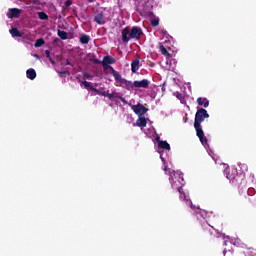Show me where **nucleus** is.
Masks as SVG:
<instances>
[{"label":"nucleus","instance_id":"1","mask_svg":"<svg viewBox=\"0 0 256 256\" xmlns=\"http://www.w3.org/2000/svg\"><path fill=\"white\" fill-rule=\"evenodd\" d=\"M205 119H209V113L204 108H198L194 118V129L202 145H207L209 141L203 132V126H201Z\"/></svg>","mask_w":256,"mask_h":256},{"label":"nucleus","instance_id":"2","mask_svg":"<svg viewBox=\"0 0 256 256\" xmlns=\"http://www.w3.org/2000/svg\"><path fill=\"white\" fill-rule=\"evenodd\" d=\"M141 35H143V30L139 26H133L132 29L126 27L122 30V42L129 43L130 39H135V41H139L141 39Z\"/></svg>","mask_w":256,"mask_h":256},{"label":"nucleus","instance_id":"3","mask_svg":"<svg viewBox=\"0 0 256 256\" xmlns=\"http://www.w3.org/2000/svg\"><path fill=\"white\" fill-rule=\"evenodd\" d=\"M170 173V183H171V187L172 189H176V191H178V193H181V191L183 190V185H185V179H183V174H179V173H171V171H169Z\"/></svg>","mask_w":256,"mask_h":256},{"label":"nucleus","instance_id":"4","mask_svg":"<svg viewBox=\"0 0 256 256\" xmlns=\"http://www.w3.org/2000/svg\"><path fill=\"white\" fill-rule=\"evenodd\" d=\"M131 109L136 113V115H145L149 109L144 107L143 104H137V105H132Z\"/></svg>","mask_w":256,"mask_h":256},{"label":"nucleus","instance_id":"5","mask_svg":"<svg viewBox=\"0 0 256 256\" xmlns=\"http://www.w3.org/2000/svg\"><path fill=\"white\" fill-rule=\"evenodd\" d=\"M19 15H21V10L18 8L9 9V12L7 13L8 19H17Z\"/></svg>","mask_w":256,"mask_h":256},{"label":"nucleus","instance_id":"6","mask_svg":"<svg viewBox=\"0 0 256 256\" xmlns=\"http://www.w3.org/2000/svg\"><path fill=\"white\" fill-rule=\"evenodd\" d=\"M115 59L114 58H111V56H105L103 58V61H102V65L104 67V69H109V65H113V63H115Z\"/></svg>","mask_w":256,"mask_h":256},{"label":"nucleus","instance_id":"7","mask_svg":"<svg viewBox=\"0 0 256 256\" xmlns=\"http://www.w3.org/2000/svg\"><path fill=\"white\" fill-rule=\"evenodd\" d=\"M134 87H136L137 89H147V87H149V80L143 79L141 81H134Z\"/></svg>","mask_w":256,"mask_h":256},{"label":"nucleus","instance_id":"8","mask_svg":"<svg viewBox=\"0 0 256 256\" xmlns=\"http://www.w3.org/2000/svg\"><path fill=\"white\" fill-rule=\"evenodd\" d=\"M108 68L110 69V72L113 75L115 81H119V83H122L124 78L121 77V74H119V72H117L113 66H108Z\"/></svg>","mask_w":256,"mask_h":256},{"label":"nucleus","instance_id":"9","mask_svg":"<svg viewBox=\"0 0 256 256\" xmlns=\"http://www.w3.org/2000/svg\"><path fill=\"white\" fill-rule=\"evenodd\" d=\"M97 95H101L102 97H107L108 99H117L119 97V94L117 93H108L106 91H97Z\"/></svg>","mask_w":256,"mask_h":256},{"label":"nucleus","instance_id":"10","mask_svg":"<svg viewBox=\"0 0 256 256\" xmlns=\"http://www.w3.org/2000/svg\"><path fill=\"white\" fill-rule=\"evenodd\" d=\"M94 21H95V23H97L98 25H105V23H107V21L105 20V16L103 15V13H98V14L94 17Z\"/></svg>","mask_w":256,"mask_h":256},{"label":"nucleus","instance_id":"11","mask_svg":"<svg viewBox=\"0 0 256 256\" xmlns=\"http://www.w3.org/2000/svg\"><path fill=\"white\" fill-rule=\"evenodd\" d=\"M226 177L227 179H229V181H232L234 183V181H237V177H239V175L237 174L236 169H232L227 173Z\"/></svg>","mask_w":256,"mask_h":256},{"label":"nucleus","instance_id":"12","mask_svg":"<svg viewBox=\"0 0 256 256\" xmlns=\"http://www.w3.org/2000/svg\"><path fill=\"white\" fill-rule=\"evenodd\" d=\"M197 103L200 107L207 109L209 107V100L207 98L199 97L197 98Z\"/></svg>","mask_w":256,"mask_h":256},{"label":"nucleus","instance_id":"13","mask_svg":"<svg viewBox=\"0 0 256 256\" xmlns=\"http://www.w3.org/2000/svg\"><path fill=\"white\" fill-rule=\"evenodd\" d=\"M158 147L166 151H171V145H169L167 141L158 140Z\"/></svg>","mask_w":256,"mask_h":256},{"label":"nucleus","instance_id":"14","mask_svg":"<svg viewBox=\"0 0 256 256\" xmlns=\"http://www.w3.org/2000/svg\"><path fill=\"white\" fill-rule=\"evenodd\" d=\"M179 193H180V199H182V201H185L189 207L193 208V203L191 202L190 199L187 198V195L185 194V192L181 190V192Z\"/></svg>","mask_w":256,"mask_h":256},{"label":"nucleus","instance_id":"15","mask_svg":"<svg viewBox=\"0 0 256 256\" xmlns=\"http://www.w3.org/2000/svg\"><path fill=\"white\" fill-rule=\"evenodd\" d=\"M26 75L31 81H33V79L37 77V72H35V69L30 68L26 71Z\"/></svg>","mask_w":256,"mask_h":256},{"label":"nucleus","instance_id":"16","mask_svg":"<svg viewBox=\"0 0 256 256\" xmlns=\"http://www.w3.org/2000/svg\"><path fill=\"white\" fill-rule=\"evenodd\" d=\"M137 127H147V118L139 117L136 121Z\"/></svg>","mask_w":256,"mask_h":256},{"label":"nucleus","instance_id":"17","mask_svg":"<svg viewBox=\"0 0 256 256\" xmlns=\"http://www.w3.org/2000/svg\"><path fill=\"white\" fill-rule=\"evenodd\" d=\"M91 41V36L82 34L80 37V43L82 45H88V43Z\"/></svg>","mask_w":256,"mask_h":256},{"label":"nucleus","instance_id":"18","mask_svg":"<svg viewBox=\"0 0 256 256\" xmlns=\"http://www.w3.org/2000/svg\"><path fill=\"white\" fill-rule=\"evenodd\" d=\"M131 71L132 73H136L139 71V59H136L131 62Z\"/></svg>","mask_w":256,"mask_h":256},{"label":"nucleus","instance_id":"19","mask_svg":"<svg viewBox=\"0 0 256 256\" xmlns=\"http://www.w3.org/2000/svg\"><path fill=\"white\" fill-rule=\"evenodd\" d=\"M81 83H82V85H84L85 89H90V91H94L95 93H97V91H99V89L91 86V83H89L88 81H82Z\"/></svg>","mask_w":256,"mask_h":256},{"label":"nucleus","instance_id":"20","mask_svg":"<svg viewBox=\"0 0 256 256\" xmlns=\"http://www.w3.org/2000/svg\"><path fill=\"white\" fill-rule=\"evenodd\" d=\"M9 33L12 35V37H23V34L19 32V29L17 28L10 29Z\"/></svg>","mask_w":256,"mask_h":256},{"label":"nucleus","instance_id":"21","mask_svg":"<svg viewBox=\"0 0 256 256\" xmlns=\"http://www.w3.org/2000/svg\"><path fill=\"white\" fill-rule=\"evenodd\" d=\"M120 83H122V85H125L126 89H133V87H135L134 82L128 81L125 78Z\"/></svg>","mask_w":256,"mask_h":256},{"label":"nucleus","instance_id":"22","mask_svg":"<svg viewBox=\"0 0 256 256\" xmlns=\"http://www.w3.org/2000/svg\"><path fill=\"white\" fill-rule=\"evenodd\" d=\"M38 17L41 21H47V19H49V15L45 12H38Z\"/></svg>","mask_w":256,"mask_h":256},{"label":"nucleus","instance_id":"23","mask_svg":"<svg viewBox=\"0 0 256 256\" xmlns=\"http://www.w3.org/2000/svg\"><path fill=\"white\" fill-rule=\"evenodd\" d=\"M58 37L62 39L63 41L67 40V32L63 30H58Z\"/></svg>","mask_w":256,"mask_h":256},{"label":"nucleus","instance_id":"24","mask_svg":"<svg viewBox=\"0 0 256 256\" xmlns=\"http://www.w3.org/2000/svg\"><path fill=\"white\" fill-rule=\"evenodd\" d=\"M45 45V40L43 38H39L36 40L34 47H43Z\"/></svg>","mask_w":256,"mask_h":256},{"label":"nucleus","instance_id":"25","mask_svg":"<svg viewBox=\"0 0 256 256\" xmlns=\"http://www.w3.org/2000/svg\"><path fill=\"white\" fill-rule=\"evenodd\" d=\"M160 51L162 55H165V56L169 55V51H167V48H165V46L163 45L160 46Z\"/></svg>","mask_w":256,"mask_h":256},{"label":"nucleus","instance_id":"26","mask_svg":"<svg viewBox=\"0 0 256 256\" xmlns=\"http://www.w3.org/2000/svg\"><path fill=\"white\" fill-rule=\"evenodd\" d=\"M255 193H256L255 188L253 187L248 188L247 195H249L250 197H253Z\"/></svg>","mask_w":256,"mask_h":256},{"label":"nucleus","instance_id":"27","mask_svg":"<svg viewBox=\"0 0 256 256\" xmlns=\"http://www.w3.org/2000/svg\"><path fill=\"white\" fill-rule=\"evenodd\" d=\"M45 55H46L47 59H49V61H51V63H55V61H53V58H51V52L49 50H45Z\"/></svg>","mask_w":256,"mask_h":256},{"label":"nucleus","instance_id":"28","mask_svg":"<svg viewBox=\"0 0 256 256\" xmlns=\"http://www.w3.org/2000/svg\"><path fill=\"white\" fill-rule=\"evenodd\" d=\"M73 5V1L72 0H67L65 2V5L62 7V9H67V7H71Z\"/></svg>","mask_w":256,"mask_h":256},{"label":"nucleus","instance_id":"29","mask_svg":"<svg viewBox=\"0 0 256 256\" xmlns=\"http://www.w3.org/2000/svg\"><path fill=\"white\" fill-rule=\"evenodd\" d=\"M152 27H157L159 25V18H155L151 20Z\"/></svg>","mask_w":256,"mask_h":256},{"label":"nucleus","instance_id":"30","mask_svg":"<svg viewBox=\"0 0 256 256\" xmlns=\"http://www.w3.org/2000/svg\"><path fill=\"white\" fill-rule=\"evenodd\" d=\"M195 215H196V217H198V218H199V216H200V217H203V211H201V210L198 209V211L195 212Z\"/></svg>","mask_w":256,"mask_h":256},{"label":"nucleus","instance_id":"31","mask_svg":"<svg viewBox=\"0 0 256 256\" xmlns=\"http://www.w3.org/2000/svg\"><path fill=\"white\" fill-rule=\"evenodd\" d=\"M117 99H120V101H122V103H124V105H127V100H125V98H123V96H118Z\"/></svg>","mask_w":256,"mask_h":256},{"label":"nucleus","instance_id":"32","mask_svg":"<svg viewBox=\"0 0 256 256\" xmlns=\"http://www.w3.org/2000/svg\"><path fill=\"white\" fill-rule=\"evenodd\" d=\"M60 77H63V75H67V73H69V71H60Z\"/></svg>","mask_w":256,"mask_h":256},{"label":"nucleus","instance_id":"33","mask_svg":"<svg viewBox=\"0 0 256 256\" xmlns=\"http://www.w3.org/2000/svg\"><path fill=\"white\" fill-rule=\"evenodd\" d=\"M83 75L86 79H91V75L89 73L85 72Z\"/></svg>","mask_w":256,"mask_h":256},{"label":"nucleus","instance_id":"34","mask_svg":"<svg viewBox=\"0 0 256 256\" xmlns=\"http://www.w3.org/2000/svg\"><path fill=\"white\" fill-rule=\"evenodd\" d=\"M93 62L96 63L97 65H101V61L99 59H94Z\"/></svg>","mask_w":256,"mask_h":256},{"label":"nucleus","instance_id":"35","mask_svg":"<svg viewBox=\"0 0 256 256\" xmlns=\"http://www.w3.org/2000/svg\"><path fill=\"white\" fill-rule=\"evenodd\" d=\"M66 65H71V61L66 60Z\"/></svg>","mask_w":256,"mask_h":256},{"label":"nucleus","instance_id":"36","mask_svg":"<svg viewBox=\"0 0 256 256\" xmlns=\"http://www.w3.org/2000/svg\"><path fill=\"white\" fill-rule=\"evenodd\" d=\"M88 3H95V0H88Z\"/></svg>","mask_w":256,"mask_h":256},{"label":"nucleus","instance_id":"37","mask_svg":"<svg viewBox=\"0 0 256 256\" xmlns=\"http://www.w3.org/2000/svg\"><path fill=\"white\" fill-rule=\"evenodd\" d=\"M59 41V38L54 39V43H57Z\"/></svg>","mask_w":256,"mask_h":256},{"label":"nucleus","instance_id":"38","mask_svg":"<svg viewBox=\"0 0 256 256\" xmlns=\"http://www.w3.org/2000/svg\"><path fill=\"white\" fill-rule=\"evenodd\" d=\"M164 171H167V166L164 167Z\"/></svg>","mask_w":256,"mask_h":256},{"label":"nucleus","instance_id":"39","mask_svg":"<svg viewBox=\"0 0 256 256\" xmlns=\"http://www.w3.org/2000/svg\"><path fill=\"white\" fill-rule=\"evenodd\" d=\"M160 157H161V156H160ZM161 159H162V161H165V158H162V157H161Z\"/></svg>","mask_w":256,"mask_h":256},{"label":"nucleus","instance_id":"40","mask_svg":"<svg viewBox=\"0 0 256 256\" xmlns=\"http://www.w3.org/2000/svg\"><path fill=\"white\" fill-rule=\"evenodd\" d=\"M216 227H219V225L218 224H214Z\"/></svg>","mask_w":256,"mask_h":256},{"label":"nucleus","instance_id":"41","mask_svg":"<svg viewBox=\"0 0 256 256\" xmlns=\"http://www.w3.org/2000/svg\"><path fill=\"white\" fill-rule=\"evenodd\" d=\"M211 228H212V229H215V227H214V226H211Z\"/></svg>","mask_w":256,"mask_h":256}]
</instances>
